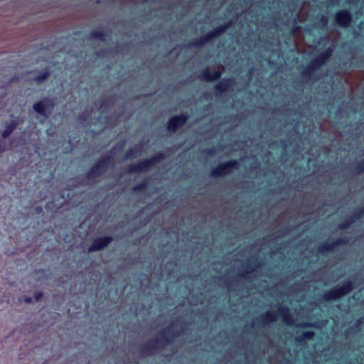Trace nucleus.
Returning <instances> with one entry per match:
<instances>
[{
    "instance_id": "obj_1",
    "label": "nucleus",
    "mask_w": 364,
    "mask_h": 364,
    "mask_svg": "<svg viewBox=\"0 0 364 364\" xmlns=\"http://www.w3.org/2000/svg\"><path fill=\"white\" fill-rule=\"evenodd\" d=\"M183 331V324L181 322H176L170 327L161 332L154 341L146 345L147 348L144 353L146 355L151 354L152 350L156 348L166 346L173 341V337L178 336Z\"/></svg>"
},
{
    "instance_id": "obj_2",
    "label": "nucleus",
    "mask_w": 364,
    "mask_h": 364,
    "mask_svg": "<svg viewBox=\"0 0 364 364\" xmlns=\"http://www.w3.org/2000/svg\"><path fill=\"white\" fill-rule=\"evenodd\" d=\"M353 289V284L352 282L348 281L342 286H336L326 294H324V299L326 301H332L338 299L349 292Z\"/></svg>"
},
{
    "instance_id": "obj_3",
    "label": "nucleus",
    "mask_w": 364,
    "mask_h": 364,
    "mask_svg": "<svg viewBox=\"0 0 364 364\" xmlns=\"http://www.w3.org/2000/svg\"><path fill=\"white\" fill-rule=\"evenodd\" d=\"M232 23L229 22L225 23L218 28L214 29L213 31L209 32L207 35L201 37L199 40L191 43L193 46H200L204 43L208 42L211 39L216 38L223 33L230 26Z\"/></svg>"
},
{
    "instance_id": "obj_4",
    "label": "nucleus",
    "mask_w": 364,
    "mask_h": 364,
    "mask_svg": "<svg viewBox=\"0 0 364 364\" xmlns=\"http://www.w3.org/2000/svg\"><path fill=\"white\" fill-rule=\"evenodd\" d=\"M112 161V156H106L101 159L97 164H95L88 173L89 178H95L102 172L105 171L109 164Z\"/></svg>"
},
{
    "instance_id": "obj_5",
    "label": "nucleus",
    "mask_w": 364,
    "mask_h": 364,
    "mask_svg": "<svg viewBox=\"0 0 364 364\" xmlns=\"http://www.w3.org/2000/svg\"><path fill=\"white\" fill-rule=\"evenodd\" d=\"M164 158V154H159L150 159L141 161L136 165L131 166L129 168V172H139L144 171L148 169L150 166L160 161Z\"/></svg>"
},
{
    "instance_id": "obj_6",
    "label": "nucleus",
    "mask_w": 364,
    "mask_h": 364,
    "mask_svg": "<svg viewBox=\"0 0 364 364\" xmlns=\"http://www.w3.org/2000/svg\"><path fill=\"white\" fill-rule=\"evenodd\" d=\"M355 239L347 237H342L341 238L337 239L335 242L331 243H323L320 244V253L323 252H329L334 250L337 247L341 245L352 243L355 242Z\"/></svg>"
},
{
    "instance_id": "obj_7",
    "label": "nucleus",
    "mask_w": 364,
    "mask_h": 364,
    "mask_svg": "<svg viewBox=\"0 0 364 364\" xmlns=\"http://www.w3.org/2000/svg\"><path fill=\"white\" fill-rule=\"evenodd\" d=\"M237 162L236 161H230L220 164L212 171V176L217 177L229 173L232 169L237 167Z\"/></svg>"
},
{
    "instance_id": "obj_8",
    "label": "nucleus",
    "mask_w": 364,
    "mask_h": 364,
    "mask_svg": "<svg viewBox=\"0 0 364 364\" xmlns=\"http://www.w3.org/2000/svg\"><path fill=\"white\" fill-rule=\"evenodd\" d=\"M352 21V15L348 10H341L336 13V22L341 27L347 28Z\"/></svg>"
},
{
    "instance_id": "obj_9",
    "label": "nucleus",
    "mask_w": 364,
    "mask_h": 364,
    "mask_svg": "<svg viewBox=\"0 0 364 364\" xmlns=\"http://www.w3.org/2000/svg\"><path fill=\"white\" fill-rule=\"evenodd\" d=\"M318 68V58H314L311 61V64L306 68V70L302 73L301 77L303 81L306 83L310 82L311 78L316 69Z\"/></svg>"
},
{
    "instance_id": "obj_10",
    "label": "nucleus",
    "mask_w": 364,
    "mask_h": 364,
    "mask_svg": "<svg viewBox=\"0 0 364 364\" xmlns=\"http://www.w3.org/2000/svg\"><path fill=\"white\" fill-rule=\"evenodd\" d=\"M112 240V237H102L97 238L94 240L93 243L88 248V252H95L100 250H102L105 247H107Z\"/></svg>"
},
{
    "instance_id": "obj_11",
    "label": "nucleus",
    "mask_w": 364,
    "mask_h": 364,
    "mask_svg": "<svg viewBox=\"0 0 364 364\" xmlns=\"http://www.w3.org/2000/svg\"><path fill=\"white\" fill-rule=\"evenodd\" d=\"M223 70L224 68L222 65L219 66L217 70L215 69L212 70L210 68H206L202 73V77L206 81H214L220 77Z\"/></svg>"
},
{
    "instance_id": "obj_12",
    "label": "nucleus",
    "mask_w": 364,
    "mask_h": 364,
    "mask_svg": "<svg viewBox=\"0 0 364 364\" xmlns=\"http://www.w3.org/2000/svg\"><path fill=\"white\" fill-rule=\"evenodd\" d=\"M187 119L188 117L184 115H178L172 117L168 122V130L175 132L177 129V128L184 124L186 122Z\"/></svg>"
},
{
    "instance_id": "obj_13",
    "label": "nucleus",
    "mask_w": 364,
    "mask_h": 364,
    "mask_svg": "<svg viewBox=\"0 0 364 364\" xmlns=\"http://www.w3.org/2000/svg\"><path fill=\"white\" fill-rule=\"evenodd\" d=\"M277 317V313L274 311H268L264 314L257 318V321L263 325L269 324L276 321Z\"/></svg>"
},
{
    "instance_id": "obj_14",
    "label": "nucleus",
    "mask_w": 364,
    "mask_h": 364,
    "mask_svg": "<svg viewBox=\"0 0 364 364\" xmlns=\"http://www.w3.org/2000/svg\"><path fill=\"white\" fill-rule=\"evenodd\" d=\"M54 104L50 100L39 101L33 105V109L38 114L45 115L47 106L53 107Z\"/></svg>"
},
{
    "instance_id": "obj_15",
    "label": "nucleus",
    "mask_w": 364,
    "mask_h": 364,
    "mask_svg": "<svg viewBox=\"0 0 364 364\" xmlns=\"http://www.w3.org/2000/svg\"><path fill=\"white\" fill-rule=\"evenodd\" d=\"M277 311L279 314L282 316L283 322L289 326L294 323L288 308L279 306Z\"/></svg>"
},
{
    "instance_id": "obj_16",
    "label": "nucleus",
    "mask_w": 364,
    "mask_h": 364,
    "mask_svg": "<svg viewBox=\"0 0 364 364\" xmlns=\"http://www.w3.org/2000/svg\"><path fill=\"white\" fill-rule=\"evenodd\" d=\"M234 85V81L231 79H223L215 86V89L220 92H225Z\"/></svg>"
},
{
    "instance_id": "obj_17",
    "label": "nucleus",
    "mask_w": 364,
    "mask_h": 364,
    "mask_svg": "<svg viewBox=\"0 0 364 364\" xmlns=\"http://www.w3.org/2000/svg\"><path fill=\"white\" fill-rule=\"evenodd\" d=\"M363 215H364V208L360 211L359 213H355L349 219H348L346 223L341 224L339 225V228L341 230H345L348 228L350 224L353 223L356 220L359 219Z\"/></svg>"
},
{
    "instance_id": "obj_18",
    "label": "nucleus",
    "mask_w": 364,
    "mask_h": 364,
    "mask_svg": "<svg viewBox=\"0 0 364 364\" xmlns=\"http://www.w3.org/2000/svg\"><path fill=\"white\" fill-rule=\"evenodd\" d=\"M18 122L16 120L11 121L10 123H7L5 124V129L1 134V136L4 139L7 138L16 128L18 125Z\"/></svg>"
},
{
    "instance_id": "obj_19",
    "label": "nucleus",
    "mask_w": 364,
    "mask_h": 364,
    "mask_svg": "<svg viewBox=\"0 0 364 364\" xmlns=\"http://www.w3.org/2000/svg\"><path fill=\"white\" fill-rule=\"evenodd\" d=\"M49 76V72L48 70H44L40 75L34 78V81L37 83H41L44 80H46Z\"/></svg>"
},
{
    "instance_id": "obj_20",
    "label": "nucleus",
    "mask_w": 364,
    "mask_h": 364,
    "mask_svg": "<svg viewBox=\"0 0 364 364\" xmlns=\"http://www.w3.org/2000/svg\"><path fill=\"white\" fill-rule=\"evenodd\" d=\"M332 50L328 49L325 53H320V66L326 62V60L329 58V56L331 55Z\"/></svg>"
},
{
    "instance_id": "obj_21",
    "label": "nucleus",
    "mask_w": 364,
    "mask_h": 364,
    "mask_svg": "<svg viewBox=\"0 0 364 364\" xmlns=\"http://www.w3.org/2000/svg\"><path fill=\"white\" fill-rule=\"evenodd\" d=\"M90 38H93V39L97 38L101 41L104 40V35L102 33H101L100 31H93L90 34Z\"/></svg>"
},
{
    "instance_id": "obj_22",
    "label": "nucleus",
    "mask_w": 364,
    "mask_h": 364,
    "mask_svg": "<svg viewBox=\"0 0 364 364\" xmlns=\"http://www.w3.org/2000/svg\"><path fill=\"white\" fill-rule=\"evenodd\" d=\"M356 171L358 173L364 171V160L358 164Z\"/></svg>"
},
{
    "instance_id": "obj_23",
    "label": "nucleus",
    "mask_w": 364,
    "mask_h": 364,
    "mask_svg": "<svg viewBox=\"0 0 364 364\" xmlns=\"http://www.w3.org/2000/svg\"><path fill=\"white\" fill-rule=\"evenodd\" d=\"M314 333L311 332V331H307V332H305L303 333L302 335V339H309L311 338H312V336H314Z\"/></svg>"
},
{
    "instance_id": "obj_24",
    "label": "nucleus",
    "mask_w": 364,
    "mask_h": 364,
    "mask_svg": "<svg viewBox=\"0 0 364 364\" xmlns=\"http://www.w3.org/2000/svg\"><path fill=\"white\" fill-rule=\"evenodd\" d=\"M146 186V182H143L141 183V184H139V186H136L135 187L133 188V191H137L139 190H142L144 189Z\"/></svg>"
},
{
    "instance_id": "obj_25",
    "label": "nucleus",
    "mask_w": 364,
    "mask_h": 364,
    "mask_svg": "<svg viewBox=\"0 0 364 364\" xmlns=\"http://www.w3.org/2000/svg\"><path fill=\"white\" fill-rule=\"evenodd\" d=\"M105 106H106V104L103 102V103H102V104H101V105H100V108H99V109H98V110L94 111L93 109H92V110H91V112H92V113L93 112V113H95V112H96L97 111H100V112H102L104 111V110H103V108H104V107H105Z\"/></svg>"
},
{
    "instance_id": "obj_26",
    "label": "nucleus",
    "mask_w": 364,
    "mask_h": 364,
    "mask_svg": "<svg viewBox=\"0 0 364 364\" xmlns=\"http://www.w3.org/2000/svg\"><path fill=\"white\" fill-rule=\"evenodd\" d=\"M34 296L36 301H39L42 298L43 294L41 292H36Z\"/></svg>"
},
{
    "instance_id": "obj_27",
    "label": "nucleus",
    "mask_w": 364,
    "mask_h": 364,
    "mask_svg": "<svg viewBox=\"0 0 364 364\" xmlns=\"http://www.w3.org/2000/svg\"><path fill=\"white\" fill-rule=\"evenodd\" d=\"M91 116H89L88 114H86L84 113L81 116H80V118L82 121H86Z\"/></svg>"
},
{
    "instance_id": "obj_28",
    "label": "nucleus",
    "mask_w": 364,
    "mask_h": 364,
    "mask_svg": "<svg viewBox=\"0 0 364 364\" xmlns=\"http://www.w3.org/2000/svg\"><path fill=\"white\" fill-rule=\"evenodd\" d=\"M136 154L133 152L132 150H130L129 152L128 153L127 156V158H129V157H133V156H135Z\"/></svg>"
},
{
    "instance_id": "obj_29",
    "label": "nucleus",
    "mask_w": 364,
    "mask_h": 364,
    "mask_svg": "<svg viewBox=\"0 0 364 364\" xmlns=\"http://www.w3.org/2000/svg\"><path fill=\"white\" fill-rule=\"evenodd\" d=\"M5 151V148L3 144L0 141V154H1Z\"/></svg>"
},
{
    "instance_id": "obj_30",
    "label": "nucleus",
    "mask_w": 364,
    "mask_h": 364,
    "mask_svg": "<svg viewBox=\"0 0 364 364\" xmlns=\"http://www.w3.org/2000/svg\"><path fill=\"white\" fill-rule=\"evenodd\" d=\"M24 301L27 304H30L32 301V299L31 297H26Z\"/></svg>"
},
{
    "instance_id": "obj_31",
    "label": "nucleus",
    "mask_w": 364,
    "mask_h": 364,
    "mask_svg": "<svg viewBox=\"0 0 364 364\" xmlns=\"http://www.w3.org/2000/svg\"><path fill=\"white\" fill-rule=\"evenodd\" d=\"M325 21V17L322 16L320 18V23H323Z\"/></svg>"
},
{
    "instance_id": "obj_32",
    "label": "nucleus",
    "mask_w": 364,
    "mask_h": 364,
    "mask_svg": "<svg viewBox=\"0 0 364 364\" xmlns=\"http://www.w3.org/2000/svg\"><path fill=\"white\" fill-rule=\"evenodd\" d=\"M254 271H255V269H252L251 271L248 270V271H247L245 273H246L247 274H248L252 273V272H254Z\"/></svg>"
},
{
    "instance_id": "obj_33",
    "label": "nucleus",
    "mask_w": 364,
    "mask_h": 364,
    "mask_svg": "<svg viewBox=\"0 0 364 364\" xmlns=\"http://www.w3.org/2000/svg\"><path fill=\"white\" fill-rule=\"evenodd\" d=\"M358 324L361 323H362V320H358Z\"/></svg>"
},
{
    "instance_id": "obj_34",
    "label": "nucleus",
    "mask_w": 364,
    "mask_h": 364,
    "mask_svg": "<svg viewBox=\"0 0 364 364\" xmlns=\"http://www.w3.org/2000/svg\"><path fill=\"white\" fill-rule=\"evenodd\" d=\"M333 2L338 1L339 0H332Z\"/></svg>"
}]
</instances>
